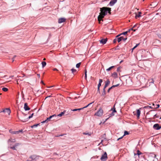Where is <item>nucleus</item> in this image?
<instances>
[{
	"instance_id": "1",
	"label": "nucleus",
	"mask_w": 161,
	"mask_h": 161,
	"mask_svg": "<svg viewBox=\"0 0 161 161\" xmlns=\"http://www.w3.org/2000/svg\"><path fill=\"white\" fill-rule=\"evenodd\" d=\"M102 8H100L101 12L100 13V14L97 17L98 20L100 23V21L102 20L103 21V19L104 17V16L106 15V12H105L102 9Z\"/></svg>"
},
{
	"instance_id": "2",
	"label": "nucleus",
	"mask_w": 161,
	"mask_h": 161,
	"mask_svg": "<svg viewBox=\"0 0 161 161\" xmlns=\"http://www.w3.org/2000/svg\"><path fill=\"white\" fill-rule=\"evenodd\" d=\"M108 158L107 154L106 152H105L101 156L100 159L102 161H106Z\"/></svg>"
},
{
	"instance_id": "3",
	"label": "nucleus",
	"mask_w": 161,
	"mask_h": 161,
	"mask_svg": "<svg viewBox=\"0 0 161 161\" xmlns=\"http://www.w3.org/2000/svg\"><path fill=\"white\" fill-rule=\"evenodd\" d=\"M102 9H103V10L105 12H106V14H107V12H108V13L109 14H111V8H108L106 7H103L102 8Z\"/></svg>"
},
{
	"instance_id": "4",
	"label": "nucleus",
	"mask_w": 161,
	"mask_h": 161,
	"mask_svg": "<svg viewBox=\"0 0 161 161\" xmlns=\"http://www.w3.org/2000/svg\"><path fill=\"white\" fill-rule=\"evenodd\" d=\"M153 128L156 130H159L161 128V125L158 124H155L153 126Z\"/></svg>"
},
{
	"instance_id": "5",
	"label": "nucleus",
	"mask_w": 161,
	"mask_h": 161,
	"mask_svg": "<svg viewBox=\"0 0 161 161\" xmlns=\"http://www.w3.org/2000/svg\"><path fill=\"white\" fill-rule=\"evenodd\" d=\"M110 83V81L108 79L105 82V85L104 88H103V92L104 93V94H105V93H106L105 88L108 86V85Z\"/></svg>"
},
{
	"instance_id": "6",
	"label": "nucleus",
	"mask_w": 161,
	"mask_h": 161,
	"mask_svg": "<svg viewBox=\"0 0 161 161\" xmlns=\"http://www.w3.org/2000/svg\"><path fill=\"white\" fill-rule=\"evenodd\" d=\"M103 114V110L101 109H100L96 113L95 115H97L98 116H101Z\"/></svg>"
},
{
	"instance_id": "7",
	"label": "nucleus",
	"mask_w": 161,
	"mask_h": 161,
	"mask_svg": "<svg viewBox=\"0 0 161 161\" xmlns=\"http://www.w3.org/2000/svg\"><path fill=\"white\" fill-rule=\"evenodd\" d=\"M134 115L137 116V118L139 119L141 114V111L140 109H138L136 110V112L135 113V112H134Z\"/></svg>"
},
{
	"instance_id": "8",
	"label": "nucleus",
	"mask_w": 161,
	"mask_h": 161,
	"mask_svg": "<svg viewBox=\"0 0 161 161\" xmlns=\"http://www.w3.org/2000/svg\"><path fill=\"white\" fill-rule=\"evenodd\" d=\"M1 112H3L5 114L7 113L8 115H9L11 113V111L9 108H6L3 110V111H1Z\"/></svg>"
},
{
	"instance_id": "9",
	"label": "nucleus",
	"mask_w": 161,
	"mask_h": 161,
	"mask_svg": "<svg viewBox=\"0 0 161 161\" xmlns=\"http://www.w3.org/2000/svg\"><path fill=\"white\" fill-rule=\"evenodd\" d=\"M127 39V37L126 36L125 37H123V36H121L119 37H118L117 38V41L118 42H120L121 41L123 40L124 41H125Z\"/></svg>"
},
{
	"instance_id": "10",
	"label": "nucleus",
	"mask_w": 161,
	"mask_h": 161,
	"mask_svg": "<svg viewBox=\"0 0 161 161\" xmlns=\"http://www.w3.org/2000/svg\"><path fill=\"white\" fill-rule=\"evenodd\" d=\"M34 114L33 113H32L30 116H29L28 118H27L26 119H19L20 120H21L23 122H25L26 121H27L29 119H30V118H31Z\"/></svg>"
},
{
	"instance_id": "11",
	"label": "nucleus",
	"mask_w": 161,
	"mask_h": 161,
	"mask_svg": "<svg viewBox=\"0 0 161 161\" xmlns=\"http://www.w3.org/2000/svg\"><path fill=\"white\" fill-rule=\"evenodd\" d=\"M37 157L36 155H33L30 156L29 157L30 158H31L32 160V161H34V160H36Z\"/></svg>"
},
{
	"instance_id": "12",
	"label": "nucleus",
	"mask_w": 161,
	"mask_h": 161,
	"mask_svg": "<svg viewBox=\"0 0 161 161\" xmlns=\"http://www.w3.org/2000/svg\"><path fill=\"white\" fill-rule=\"evenodd\" d=\"M117 2V0H111L109 3V5L110 6H113Z\"/></svg>"
},
{
	"instance_id": "13",
	"label": "nucleus",
	"mask_w": 161,
	"mask_h": 161,
	"mask_svg": "<svg viewBox=\"0 0 161 161\" xmlns=\"http://www.w3.org/2000/svg\"><path fill=\"white\" fill-rule=\"evenodd\" d=\"M66 19L64 18H60L58 19V23H62L65 22Z\"/></svg>"
},
{
	"instance_id": "14",
	"label": "nucleus",
	"mask_w": 161,
	"mask_h": 161,
	"mask_svg": "<svg viewBox=\"0 0 161 161\" xmlns=\"http://www.w3.org/2000/svg\"><path fill=\"white\" fill-rule=\"evenodd\" d=\"M24 109L25 111L29 110L30 109V108L28 106V104L27 103H25L24 104Z\"/></svg>"
},
{
	"instance_id": "15",
	"label": "nucleus",
	"mask_w": 161,
	"mask_h": 161,
	"mask_svg": "<svg viewBox=\"0 0 161 161\" xmlns=\"http://www.w3.org/2000/svg\"><path fill=\"white\" fill-rule=\"evenodd\" d=\"M107 38L103 39L100 41V42L103 44H105L107 42Z\"/></svg>"
},
{
	"instance_id": "16",
	"label": "nucleus",
	"mask_w": 161,
	"mask_h": 161,
	"mask_svg": "<svg viewBox=\"0 0 161 161\" xmlns=\"http://www.w3.org/2000/svg\"><path fill=\"white\" fill-rule=\"evenodd\" d=\"M57 115L56 114H53L52 115H51L49 117L47 118L46 119L47 120V121H49L50 120V119L52 118L53 117H56Z\"/></svg>"
},
{
	"instance_id": "17",
	"label": "nucleus",
	"mask_w": 161,
	"mask_h": 161,
	"mask_svg": "<svg viewBox=\"0 0 161 161\" xmlns=\"http://www.w3.org/2000/svg\"><path fill=\"white\" fill-rule=\"evenodd\" d=\"M153 107L152 108L155 109L159 107V104H157L154 103L153 104Z\"/></svg>"
},
{
	"instance_id": "18",
	"label": "nucleus",
	"mask_w": 161,
	"mask_h": 161,
	"mask_svg": "<svg viewBox=\"0 0 161 161\" xmlns=\"http://www.w3.org/2000/svg\"><path fill=\"white\" fill-rule=\"evenodd\" d=\"M129 134V133L128 131H125L124 132V135L118 138L117 139V140L119 141V139L122 138L124 136H125L126 135H128Z\"/></svg>"
},
{
	"instance_id": "19",
	"label": "nucleus",
	"mask_w": 161,
	"mask_h": 161,
	"mask_svg": "<svg viewBox=\"0 0 161 161\" xmlns=\"http://www.w3.org/2000/svg\"><path fill=\"white\" fill-rule=\"evenodd\" d=\"M16 141L15 139V138L12 139V138H10L9 139L8 141V142L9 143V142H14Z\"/></svg>"
},
{
	"instance_id": "20",
	"label": "nucleus",
	"mask_w": 161,
	"mask_h": 161,
	"mask_svg": "<svg viewBox=\"0 0 161 161\" xmlns=\"http://www.w3.org/2000/svg\"><path fill=\"white\" fill-rule=\"evenodd\" d=\"M112 76L114 78H116L118 77V74L116 72H114L112 74Z\"/></svg>"
},
{
	"instance_id": "21",
	"label": "nucleus",
	"mask_w": 161,
	"mask_h": 161,
	"mask_svg": "<svg viewBox=\"0 0 161 161\" xmlns=\"http://www.w3.org/2000/svg\"><path fill=\"white\" fill-rule=\"evenodd\" d=\"M65 111H64L63 112H61L60 113L57 115L58 116L61 117L64 114Z\"/></svg>"
},
{
	"instance_id": "22",
	"label": "nucleus",
	"mask_w": 161,
	"mask_h": 161,
	"mask_svg": "<svg viewBox=\"0 0 161 161\" xmlns=\"http://www.w3.org/2000/svg\"><path fill=\"white\" fill-rule=\"evenodd\" d=\"M142 153L139 150H137V153H134V155H138L139 156L140 155L142 154Z\"/></svg>"
},
{
	"instance_id": "23",
	"label": "nucleus",
	"mask_w": 161,
	"mask_h": 161,
	"mask_svg": "<svg viewBox=\"0 0 161 161\" xmlns=\"http://www.w3.org/2000/svg\"><path fill=\"white\" fill-rule=\"evenodd\" d=\"M102 82H103L102 80L101 79H100L99 80V84L98 85L97 87L100 88V86H101V84Z\"/></svg>"
},
{
	"instance_id": "24",
	"label": "nucleus",
	"mask_w": 161,
	"mask_h": 161,
	"mask_svg": "<svg viewBox=\"0 0 161 161\" xmlns=\"http://www.w3.org/2000/svg\"><path fill=\"white\" fill-rule=\"evenodd\" d=\"M142 14V13L140 12H138V14H136L135 16V18L136 19L137 18V17H139L141 16V14Z\"/></svg>"
},
{
	"instance_id": "25",
	"label": "nucleus",
	"mask_w": 161,
	"mask_h": 161,
	"mask_svg": "<svg viewBox=\"0 0 161 161\" xmlns=\"http://www.w3.org/2000/svg\"><path fill=\"white\" fill-rule=\"evenodd\" d=\"M71 71H72V73H73L74 74L75 73H76L77 71V70L74 69H71Z\"/></svg>"
},
{
	"instance_id": "26",
	"label": "nucleus",
	"mask_w": 161,
	"mask_h": 161,
	"mask_svg": "<svg viewBox=\"0 0 161 161\" xmlns=\"http://www.w3.org/2000/svg\"><path fill=\"white\" fill-rule=\"evenodd\" d=\"M42 67L44 68L46 65V63L45 61H43L42 62Z\"/></svg>"
},
{
	"instance_id": "27",
	"label": "nucleus",
	"mask_w": 161,
	"mask_h": 161,
	"mask_svg": "<svg viewBox=\"0 0 161 161\" xmlns=\"http://www.w3.org/2000/svg\"><path fill=\"white\" fill-rule=\"evenodd\" d=\"M83 134L84 135H88V136H90L91 135V133H89L87 132H84L83 133Z\"/></svg>"
},
{
	"instance_id": "28",
	"label": "nucleus",
	"mask_w": 161,
	"mask_h": 161,
	"mask_svg": "<svg viewBox=\"0 0 161 161\" xmlns=\"http://www.w3.org/2000/svg\"><path fill=\"white\" fill-rule=\"evenodd\" d=\"M127 33V31L124 32H123V33H121L119 35L117 36L116 37H118L119 36L122 35V34L125 35Z\"/></svg>"
},
{
	"instance_id": "29",
	"label": "nucleus",
	"mask_w": 161,
	"mask_h": 161,
	"mask_svg": "<svg viewBox=\"0 0 161 161\" xmlns=\"http://www.w3.org/2000/svg\"><path fill=\"white\" fill-rule=\"evenodd\" d=\"M114 66H112L106 69V71H110L111 69L112 68H114Z\"/></svg>"
},
{
	"instance_id": "30",
	"label": "nucleus",
	"mask_w": 161,
	"mask_h": 161,
	"mask_svg": "<svg viewBox=\"0 0 161 161\" xmlns=\"http://www.w3.org/2000/svg\"><path fill=\"white\" fill-rule=\"evenodd\" d=\"M12 134H18L19 133L18 131H12Z\"/></svg>"
},
{
	"instance_id": "31",
	"label": "nucleus",
	"mask_w": 161,
	"mask_h": 161,
	"mask_svg": "<svg viewBox=\"0 0 161 161\" xmlns=\"http://www.w3.org/2000/svg\"><path fill=\"white\" fill-rule=\"evenodd\" d=\"M71 110L73 111H80V108L71 109Z\"/></svg>"
},
{
	"instance_id": "32",
	"label": "nucleus",
	"mask_w": 161,
	"mask_h": 161,
	"mask_svg": "<svg viewBox=\"0 0 161 161\" xmlns=\"http://www.w3.org/2000/svg\"><path fill=\"white\" fill-rule=\"evenodd\" d=\"M2 90L3 91L6 92L8 91V89L6 87H3L2 88Z\"/></svg>"
},
{
	"instance_id": "33",
	"label": "nucleus",
	"mask_w": 161,
	"mask_h": 161,
	"mask_svg": "<svg viewBox=\"0 0 161 161\" xmlns=\"http://www.w3.org/2000/svg\"><path fill=\"white\" fill-rule=\"evenodd\" d=\"M80 66V62L76 64V67L77 68H79Z\"/></svg>"
},
{
	"instance_id": "34",
	"label": "nucleus",
	"mask_w": 161,
	"mask_h": 161,
	"mask_svg": "<svg viewBox=\"0 0 161 161\" xmlns=\"http://www.w3.org/2000/svg\"><path fill=\"white\" fill-rule=\"evenodd\" d=\"M92 103H89V104H88L87 105H86V106H85V107H83V108H81V110L82 109H83L84 108H86L89 105H91V104H92Z\"/></svg>"
},
{
	"instance_id": "35",
	"label": "nucleus",
	"mask_w": 161,
	"mask_h": 161,
	"mask_svg": "<svg viewBox=\"0 0 161 161\" xmlns=\"http://www.w3.org/2000/svg\"><path fill=\"white\" fill-rule=\"evenodd\" d=\"M158 36L159 37L161 38V31L158 33Z\"/></svg>"
},
{
	"instance_id": "36",
	"label": "nucleus",
	"mask_w": 161,
	"mask_h": 161,
	"mask_svg": "<svg viewBox=\"0 0 161 161\" xmlns=\"http://www.w3.org/2000/svg\"><path fill=\"white\" fill-rule=\"evenodd\" d=\"M39 125V124H35L33 125H32V126H31V127L32 128H33V127H37L38 125Z\"/></svg>"
},
{
	"instance_id": "37",
	"label": "nucleus",
	"mask_w": 161,
	"mask_h": 161,
	"mask_svg": "<svg viewBox=\"0 0 161 161\" xmlns=\"http://www.w3.org/2000/svg\"><path fill=\"white\" fill-rule=\"evenodd\" d=\"M137 27V25H135L132 28H131V30H133V29H136V28Z\"/></svg>"
},
{
	"instance_id": "38",
	"label": "nucleus",
	"mask_w": 161,
	"mask_h": 161,
	"mask_svg": "<svg viewBox=\"0 0 161 161\" xmlns=\"http://www.w3.org/2000/svg\"><path fill=\"white\" fill-rule=\"evenodd\" d=\"M15 147L14 146H13V147H10V148L14 150H16V149L15 148Z\"/></svg>"
},
{
	"instance_id": "39",
	"label": "nucleus",
	"mask_w": 161,
	"mask_h": 161,
	"mask_svg": "<svg viewBox=\"0 0 161 161\" xmlns=\"http://www.w3.org/2000/svg\"><path fill=\"white\" fill-rule=\"evenodd\" d=\"M20 145V144L19 143H16L15 144V145H14L15 147H17V146H18L19 145Z\"/></svg>"
},
{
	"instance_id": "40",
	"label": "nucleus",
	"mask_w": 161,
	"mask_h": 161,
	"mask_svg": "<svg viewBox=\"0 0 161 161\" xmlns=\"http://www.w3.org/2000/svg\"><path fill=\"white\" fill-rule=\"evenodd\" d=\"M86 73H87L86 70H85V78H86V77H87V74H86Z\"/></svg>"
},
{
	"instance_id": "41",
	"label": "nucleus",
	"mask_w": 161,
	"mask_h": 161,
	"mask_svg": "<svg viewBox=\"0 0 161 161\" xmlns=\"http://www.w3.org/2000/svg\"><path fill=\"white\" fill-rule=\"evenodd\" d=\"M47 122H48V121L47 120V119H46V120L42 121L41 123H47Z\"/></svg>"
},
{
	"instance_id": "42",
	"label": "nucleus",
	"mask_w": 161,
	"mask_h": 161,
	"mask_svg": "<svg viewBox=\"0 0 161 161\" xmlns=\"http://www.w3.org/2000/svg\"><path fill=\"white\" fill-rule=\"evenodd\" d=\"M113 109H114V110H113V112H116V110L115 108H114V106Z\"/></svg>"
},
{
	"instance_id": "43",
	"label": "nucleus",
	"mask_w": 161,
	"mask_h": 161,
	"mask_svg": "<svg viewBox=\"0 0 161 161\" xmlns=\"http://www.w3.org/2000/svg\"><path fill=\"white\" fill-rule=\"evenodd\" d=\"M119 85V84H118L116 85H114L113 86V87H115L118 86Z\"/></svg>"
},
{
	"instance_id": "44",
	"label": "nucleus",
	"mask_w": 161,
	"mask_h": 161,
	"mask_svg": "<svg viewBox=\"0 0 161 161\" xmlns=\"http://www.w3.org/2000/svg\"><path fill=\"white\" fill-rule=\"evenodd\" d=\"M144 108H152L151 107L148 106H145L144 107Z\"/></svg>"
},
{
	"instance_id": "45",
	"label": "nucleus",
	"mask_w": 161,
	"mask_h": 161,
	"mask_svg": "<svg viewBox=\"0 0 161 161\" xmlns=\"http://www.w3.org/2000/svg\"><path fill=\"white\" fill-rule=\"evenodd\" d=\"M18 131V133H19V132H23V130H19Z\"/></svg>"
},
{
	"instance_id": "46",
	"label": "nucleus",
	"mask_w": 161,
	"mask_h": 161,
	"mask_svg": "<svg viewBox=\"0 0 161 161\" xmlns=\"http://www.w3.org/2000/svg\"><path fill=\"white\" fill-rule=\"evenodd\" d=\"M16 57V56H14L13 58H12V62H13L14 61V59Z\"/></svg>"
},
{
	"instance_id": "47",
	"label": "nucleus",
	"mask_w": 161,
	"mask_h": 161,
	"mask_svg": "<svg viewBox=\"0 0 161 161\" xmlns=\"http://www.w3.org/2000/svg\"><path fill=\"white\" fill-rule=\"evenodd\" d=\"M139 44V43L136 44V45L135 46V48Z\"/></svg>"
},
{
	"instance_id": "48",
	"label": "nucleus",
	"mask_w": 161,
	"mask_h": 161,
	"mask_svg": "<svg viewBox=\"0 0 161 161\" xmlns=\"http://www.w3.org/2000/svg\"><path fill=\"white\" fill-rule=\"evenodd\" d=\"M138 27H137L136 29H133V30H132V31H135L137 29Z\"/></svg>"
},
{
	"instance_id": "49",
	"label": "nucleus",
	"mask_w": 161,
	"mask_h": 161,
	"mask_svg": "<svg viewBox=\"0 0 161 161\" xmlns=\"http://www.w3.org/2000/svg\"><path fill=\"white\" fill-rule=\"evenodd\" d=\"M116 40H117V39H114V41H113V42L114 43H115L116 42Z\"/></svg>"
},
{
	"instance_id": "50",
	"label": "nucleus",
	"mask_w": 161,
	"mask_h": 161,
	"mask_svg": "<svg viewBox=\"0 0 161 161\" xmlns=\"http://www.w3.org/2000/svg\"><path fill=\"white\" fill-rule=\"evenodd\" d=\"M64 135V134H61V135H59V136H57V137H59V136H63Z\"/></svg>"
},
{
	"instance_id": "51",
	"label": "nucleus",
	"mask_w": 161,
	"mask_h": 161,
	"mask_svg": "<svg viewBox=\"0 0 161 161\" xmlns=\"http://www.w3.org/2000/svg\"><path fill=\"white\" fill-rule=\"evenodd\" d=\"M53 70L54 71H58V69L56 68H54L53 69Z\"/></svg>"
},
{
	"instance_id": "52",
	"label": "nucleus",
	"mask_w": 161,
	"mask_h": 161,
	"mask_svg": "<svg viewBox=\"0 0 161 161\" xmlns=\"http://www.w3.org/2000/svg\"><path fill=\"white\" fill-rule=\"evenodd\" d=\"M119 70H120V68L119 67L117 69V71H119Z\"/></svg>"
},
{
	"instance_id": "53",
	"label": "nucleus",
	"mask_w": 161,
	"mask_h": 161,
	"mask_svg": "<svg viewBox=\"0 0 161 161\" xmlns=\"http://www.w3.org/2000/svg\"><path fill=\"white\" fill-rule=\"evenodd\" d=\"M130 30H131V29L129 30L128 31H126L127 32V33L129 32Z\"/></svg>"
},
{
	"instance_id": "54",
	"label": "nucleus",
	"mask_w": 161,
	"mask_h": 161,
	"mask_svg": "<svg viewBox=\"0 0 161 161\" xmlns=\"http://www.w3.org/2000/svg\"><path fill=\"white\" fill-rule=\"evenodd\" d=\"M37 76H38V77H40V74H37Z\"/></svg>"
},
{
	"instance_id": "55",
	"label": "nucleus",
	"mask_w": 161,
	"mask_h": 161,
	"mask_svg": "<svg viewBox=\"0 0 161 161\" xmlns=\"http://www.w3.org/2000/svg\"><path fill=\"white\" fill-rule=\"evenodd\" d=\"M113 87H113V86H112L111 87H110V88H109V89H110V90H111V89H112L113 88Z\"/></svg>"
},
{
	"instance_id": "56",
	"label": "nucleus",
	"mask_w": 161,
	"mask_h": 161,
	"mask_svg": "<svg viewBox=\"0 0 161 161\" xmlns=\"http://www.w3.org/2000/svg\"><path fill=\"white\" fill-rule=\"evenodd\" d=\"M99 89H100V88H99L98 87H97V91H98L99 92Z\"/></svg>"
},
{
	"instance_id": "57",
	"label": "nucleus",
	"mask_w": 161,
	"mask_h": 161,
	"mask_svg": "<svg viewBox=\"0 0 161 161\" xmlns=\"http://www.w3.org/2000/svg\"><path fill=\"white\" fill-rule=\"evenodd\" d=\"M12 131L11 130H9V132H10V133H12Z\"/></svg>"
},
{
	"instance_id": "58",
	"label": "nucleus",
	"mask_w": 161,
	"mask_h": 161,
	"mask_svg": "<svg viewBox=\"0 0 161 161\" xmlns=\"http://www.w3.org/2000/svg\"><path fill=\"white\" fill-rule=\"evenodd\" d=\"M110 89H109V88L108 89V92H109L110 91Z\"/></svg>"
},
{
	"instance_id": "59",
	"label": "nucleus",
	"mask_w": 161,
	"mask_h": 161,
	"mask_svg": "<svg viewBox=\"0 0 161 161\" xmlns=\"http://www.w3.org/2000/svg\"><path fill=\"white\" fill-rule=\"evenodd\" d=\"M102 95H105L104 94V93L103 92V93H102Z\"/></svg>"
},
{
	"instance_id": "60",
	"label": "nucleus",
	"mask_w": 161,
	"mask_h": 161,
	"mask_svg": "<svg viewBox=\"0 0 161 161\" xmlns=\"http://www.w3.org/2000/svg\"><path fill=\"white\" fill-rule=\"evenodd\" d=\"M136 48H135V47L132 48V50H133L134 49Z\"/></svg>"
},
{
	"instance_id": "61",
	"label": "nucleus",
	"mask_w": 161,
	"mask_h": 161,
	"mask_svg": "<svg viewBox=\"0 0 161 161\" xmlns=\"http://www.w3.org/2000/svg\"><path fill=\"white\" fill-rule=\"evenodd\" d=\"M48 97H52V96L51 95H50V96H47Z\"/></svg>"
},
{
	"instance_id": "62",
	"label": "nucleus",
	"mask_w": 161,
	"mask_h": 161,
	"mask_svg": "<svg viewBox=\"0 0 161 161\" xmlns=\"http://www.w3.org/2000/svg\"><path fill=\"white\" fill-rule=\"evenodd\" d=\"M22 95H23V96H24V94H23V92H22Z\"/></svg>"
},
{
	"instance_id": "63",
	"label": "nucleus",
	"mask_w": 161,
	"mask_h": 161,
	"mask_svg": "<svg viewBox=\"0 0 161 161\" xmlns=\"http://www.w3.org/2000/svg\"><path fill=\"white\" fill-rule=\"evenodd\" d=\"M48 98V97L47 96L45 98V99H46V98Z\"/></svg>"
},
{
	"instance_id": "64",
	"label": "nucleus",
	"mask_w": 161,
	"mask_h": 161,
	"mask_svg": "<svg viewBox=\"0 0 161 161\" xmlns=\"http://www.w3.org/2000/svg\"><path fill=\"white\" fill-rule=\"evenodd\" d=\"M27 161H32V160H28Z\"/></svg>"
}]
</instances>
